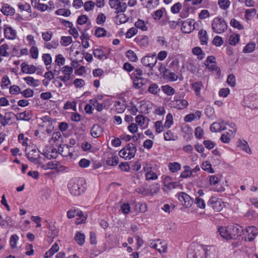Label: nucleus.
<instances>
[{
  "instance_id": "f257e3e1",
  "label": "nucleus",
  "mask_w": 258,
  "mask_h": 258,
  "mask_svg": "<svg viewBox=\"0 0 258 258\" xmlns=\"http://www.w3.org/2000/svg\"><path fill=\"white\" fill-rule=\"evenodd\" d=\"M187 258H215V254L202 246H198L197 248L193 249L190 247L188 249L187 254Z\"/></svg>"
},
{
  "instance_id": "f03ea898",
  "label": "nucleus",
  "mask_w": 258,
  "mask_h": 258,
  "mask_svg": "<svg viewBox=\"0 0 258 258\" xmlns=\"http://www.w3.org/2000/svg\"><path fill=\"white\" fill-rule=\"evenodd\" d=\"M86 184L83 178H74L71 179L68 188L71 193L74 196H79L85 191Z\"/></svg>"
},
{
  "instance_id": "7ed1b4c3",
  "label": "nucleus",
  "mask_w": 258,
  "mask_h": 258,
  "mask_svg": "<svg viewBox=\"0 0 258 258\" xmlns=\"http://www.w3.org/2000/svg\"><path fill=\"white\" fill-rule=\"evenodd\" d=\"M212 27L213 31L219 34L224 32L227 29V23L221 17L214 18L212 24Z\"/></svg>"
},
{
  "instance_id": "20e7f679",
  "label": "nucleus",
  "mask_w": 258,
  "mask_h": 258,
  "mask_svg": "<svg viewBox=\"0 0 258 258\" xmlns=\"http://www.w3.org/2000/svg\"><path fill=\"white\" fill-rule=\"evenodd\" d=\"M228 229L230 239H237L243 231V228L237 224L228 226Z\"/></svg>"
},
{
  "instance_id": "39448f33",
  "label": "nucleus",
  "mask_w": 258,
  "mask_h": 258,
  "mask_svg": "<svg viewBox=\"0 0 258 258\" xmlns=\"http://www.w3.org/2000/svg\"><path fill=\"white\" fill-rule=\"evenodd\" d=\"M216 58L213 55L209 56L205 62V65L207 68L211 71H215L218 75H220V68L216 64Z\"/></svg>"
},
{
  "instance_id": "423d86ee",
  "label": "nucleus",
  "mask_w": 258,
  "mask_h": 258,
  "mask_svg": "<svg viewBox=\"0 0 258 258\" xmlns=\"http://www.w3.org/2000/svg\"><path fill=\"white\" fill-rule=\"evenodd\" d=\"M39 152V151L38 149H33L29 152L26 153L28 160L37 165L41 164V162L39 160L40 156Z\"/></svg>"
},
{
  "instance_id": "0eeeda50",
  "label": "nucleus",
  "mask_w": 258,
  "mask_h": 258,
  "mask_svg": "<svg viewBox=\"0 0 258 258\" xmlns=\"http://www.w3.org/2000/svg\"><path fill=\"white\" fill-rule=\"evenodd\" d=\"M170 107L177 108L178 109H183L188 105V102L184 99H180L177 96H174L173 100L169 104Z\"/></svg>"
},
{
  "instance_id": "6e6552de",
  "label": "nucleus",
  "mask_w": 258,
  "mask_h": 258,
  "mask_svg": "<svg viewBox=\"0 0 258 258\" xmlns=\"http://www.w3.org/2000/svg\"><path fill=\"white\" fill-rule=\"evenodd\" d=\"M227 123L224 122V120H219L218 122H215L213 123L210 126V130L212 132H219L228 129L226 126Z\"/></svg>"
},
{
  "instance_id": "1a4fd4ad",
  "label": "nucleus",
  "mask_w": 258,
  "mask_h": 258,
  "mask_svg": "<svg viewBox=\"0 0 258 258\" xmlns=\"http://www.w3.org/2000/svg\"><path fill=\"white\" fill-rule=\"evenodd\" d=\"M141 62L144 66L152 68L157 63V57L155 55L145 56L142 58Z\"/></svg>"
},
{
  "instance_id": "9d476101",
  "label": "nucleus",
  "mask_w": 258,
  "mask_h": 258,
  "mask_svg": "<svg viewBox=\"0 0 258 258\" xmlns=\"http://www.w3.org/2000/svg\"><path fill=\"white\" fill-rule=\"evenodd\" d=\"M245 102L248 107L254 109L258 108V96L257 95H252L246 97L245 99Z\"/></svg>"
},
{
  "instance_id": "9b49d317",
  "label": "nucleus",
  "mask_w": 258,
  "mask_h": 258,
  "mask_svg": "<svg viewBox=\"0 0 258 258\" xmlns=\"http://www.w3.org/2000/svg\"><path fill=\"white\" fill-rule=\"evenodd\" d=\"M178 200L185 207H189L192 203V199L186 193L181 192L178 195Z\"/></svg>"
},
{
  "instance_id": "f8f14e48",
  "label": "nucleus",
  "mask_w": 258,
  "mask_h": 258,
  "mask_svg": "<svg viewBox=\"0 0 258 258\" xmlns=\"http://www.w3.org/2000/svg\"><path fill=\"white\" fill-rule=\"evenodd\" d=\"M149 82V80L148 79L136 76L133 80V86L135 88L139 89Z\"/></svg>"
},
{
  "instance_id": "ddd939ff",
  "label": "nucleus",
  "mask_w": 258,
  "mask_h": 258,
  "mask_svg": "<svg viewBox=\"0 0 258 258\" xmlns=\"http://www.w3.org/2000/svg\"><path fill=\"white\" fill-rule=\"evenodd\" d=\"M21 71L26 74H33L36 71V68L33 65H29L26 62H23L21 65Z\"/></svg>"
},
{
  "instance_id": "4468645a",
  "label": "nucleus",
  "mask_w": 258,
  "mask_h": 258,
  "mask_svg": "<svg viewBox=\"0 0 258 258\" xmlns=\"http://www.w3.org/2000/svg\"><path fill=\"white\" fill-rule=\"evenodd\" d=\"M135 41L140 46L146 47L149 45V37L147 36H138L135 39Z\"/></svg>"
},
{
  "instance_id": "2eb2a0df",
  "label": "nucleus",
  "mask_w": 258,
  "mask_h": 258,
  "mask_svg": "<svg viewBox=\"0 0 258 258\" xmlns=\"http://www.w3.org/2000/svg\"><path fill=\"white\" fill-rule=\"evenodd\" d=\"M102 132V128L98 124H94L91 129V135L94 138L99 137Z\"/></svg>"
},
{
  "instance_id": "dca6fc26",
  "label": "nucleus",
  "mask_w": 258,
  "mask_h": 258,
  "mask_svg": "<svg viewBox=\"0 0 258 258\" xmlns=\"http://www.w3.org/2000/svg\"><path fill=\"white\" fill-rule=\"evenodd\" d=\"M4 35L6 38L14 40L16 37V32L11 27H7L4 29Z\"/></svg>"
},
{
  "instance_id": "f3484780",
  "label": "nucleus",
  "mask_w": 258,
  "mask_h": 258,
  "mask_svg": "<svg viewBox=\"0 0 258 258\" xmlns=\"http://www.w3.org/2000/svg\"><path fill=\"white\" fill-rule=\"evenodd\" d=\"M124 148L128 152L127 154L129 158H133L137 151L136 145L133 143H129Z\"/></svg>"
},
{
  "instance_id": "a211bd4d",
  "label": "nucleus",
  "mask_w": 258,
  "mask_h": 258,
  "mask_svg": "<svg viewBox=\"0 0 258 258\" xmlns=\"http://www.w3.org/2000/svg\"><path fill=\"white\" fill-rule=\"evenodd\" d=\"M246 232L248 233L247 239L248 241H252L254 237L257 235V229L254 226H249L246 229Z\"/></svg>"
},
{
  "instance_id": "6ab92c4d",
  "label": "nucleus",
  "mask_w": 258,
  "mask_h": 258,
  "mask_svg": "<svg viewBox=\"0 0 258 258\" xmlns=\"http://www.w3.org/2000/svg\"><path fill=\"white\" fill-rule=\"evenodd\" d=\"M16 117L17 120H29L31 118V111L28 110L17 113Z\"/></svg>"
},
{
  "instance_id": "aec40b11",
  "label": "nucleus",
  "mask_w": 258,
  "mask_h": 258,
  "mask_svg": "<svg viewBox=\"0 0 258 258\" xmlns=\"http://www.w3.org/2000/svg\"><path fill=\"white\" fill-rule=\"evenodd\" d=\"M192 26L191 21H184L182 23L181 30L184 33H189L193 29Z\"/></svg>"
},
{
  "instance_id": "412c9836",
  "label": "nucleus",
  "mask_w": 258,
  "mask_h": 258,
  "mask_svg": "<svg viewBox=\"0 0 258 258\" xmlns=\"http://www.w3.org/2000/svg\"><path fill=\"white\" fill-rule=\"evenodd\" d=\"M1 11L5 15L7 16H12L15 14V9L11 7L8 4L4 5Z\"/></svg>"
},
{
  "instance_id": "4be33fe9",
  "label": "nucleus",
  "mask_w": 258,
  "mask_h": 258,
  "mask_svg": "<svg viewBox=\"0 0 258 258\" xmlns=\"http://www.w3.org/2000/svg\"><path fill=\"white\" fill-rule=\"evenodd\" d=\"M199 36L202 45H206L208 43V38L206 31L201 30L199 33Z\"/></svg>"
},
{
  "instance_id": "5701e85b",
  "label": "nucleus",
  "mask_w": 258,
  "mask_h": 258,
  "mask_svg": "<svg viewBox=\"0 0 258 258\" xmlns=\"http://www.w3.org/2000/svg\"><path fill=\"white\" fill-rule=\"evenodd\" d=\"M58 165V162L57 161H50L46 164H43L41 162V165H38L41 168L44 170H47L49 169H54L56 168Z\"/></svg>"
},
{
  "instance_id": "b1692460",
  "label": "nucleus",
  "mask_w": 258,
  "mask_h": 258,
  "mask_svg": "<svg viewBox=\"0 0 258 258\" xmlns=\"http://www.w3.org/2000/svg\"><path fill=\"white\" fill-rule=\"evenodd\" d=\"M39 0L31 1L32 5L42 12L46 10L48 8V6L45 4L39 3Z\"/></svg>"
},
{
  "instance_id": "393cba45",
  "label": "nucleus",
  "mask_w": 258,
  "mask_h": 258,
  "mask_svg": "<svg viewBox=\"0 0 258 258\" xmlns=\"http://www.w3.org/2000/svg\"><path fill=\"white\" fill-rule=\"evenodd\" d=\"M59 250V246L56 243H55L50 249L46 252L44 254L45 258H48L53 255L55 252H57Z\"/></svg>"
},
{
  "instance_id": "a878e982",
  "label": "nucleus",
  "mask_w": 258,
  "mask_h": 258,
  "mask_svg": "<svg viewBox=\"0 0 258 258\" xmlns=\"http://www.w3.org/2000/svg\"><path fill=\"white\" fill-rule=\"evenodd\" d=\"M191 86L196 95L199 96L201 94V90L204 87L202 83L201 82H196L192 83Z\"/></svg>"
},
{
  "instance_id": "bb28decb",
  "label": "nucleus",
  "mask_w": 258,
  "mask_h": 258,
  "mask_svg": "<svg viewBox=\"0 0 258 258\" xmlns=\"http://www.w3.org/2000/svg\"><path fill=\"white\" fill-rule=\"evenodd\" d=\"M57 153L56 149L52 148H50V151H47L42 154L48 159H51L52 158H55L57 157Z\"/></svg>"
},
{
  "instance_id": "cd10ccee",
  "label": "nucleus",
  "mask_w": 258,
  "mask_h": 258,
  "mask_svg": "<svg viewBox=\"0 0 258 258\" xmlns=\"http://www.w3.org/2000/svg\"><path fill=\"white\" fill-rule=\"evenodd\" d=\"M238 146L242 150L244 151L245 152L247 153H251V150L249 147L246 141H245V140H240L238 141Z\"/></svg>"
},
{
  "instance_id": "c85d7f7f",
  "label": "nucleus",
  "mask_w": 258,
  "mask_h": 258,
  "mask_svg": "<svg viewBox=\"0 0 258 258\" xmlns=\"http://www.w3.org/2000/svg\"><path fill=\"white\" fill-rule=\"evenodd\" d=\"M75 239L80 245H83L85 242V236L80 232H77L75 236Z\"/></svg>"
},
{
  "instance_id": "c756f323",
  "label": "nucleus",
  "mask_w": 258,
  "mask_h": 258,
  "mask_svg": "<svg viewBox=\"0 0 258 258\" xmlns=\"http://www.w3.org/2000/svg\"><path fill=\"white\" fill-rule=\"evenodd\" d=\"M218 231L220 233V235L223 238L228 240L230 239V238L228 237H229V229H228V226L226 227H221L218 228Z\"/></svg>"
},
{
  "instance_id": "7c9ffc66",
  "label": "nucleus",
  "mask_w": 258,
  "mask_h": 258,
  "mask_svg": "<svg viewBox=\"0 0 258 258\" xmlns=\"http://www.w3.org/2000/svg\"><path fill=\"white\" fill-rule=\"evenodd\" d=\"M161 89L162 91L168 96L172 95L175 93L174 88L168 85L162 86Z\"/></svg>"
},
{
  "instance_id": "2f4dec72",
  "label": "nucleus",
  "mask_w": 258,
  "mask_h": 258,
  "mask_svg": "<svg viewBox=\"0 0 258 258\" xmlns=\"http://www.w3.org/2000/svg\"><path fill=\"white\" fill-rule=\"evenodd\" d=\"M168 166L172 172H176L181 169V165L178 162L169 163Z\"/></svg>"
},
{
  "instance_id": "473e14b6",
  "label": "nucleus",
  "mask_w": 258,
  "mask_h": 258,
  "mask_svg": "<svg viewBox=\"0 0 258 258\" xmlns=\"http://www.w3.org/2000/svg\"><path fill=\"white\" fill-rule=\"evenodd\" d=\"M106 162L109 166H116L119 162L118 157L115 156L108 157Z\"/></svg>"
},
{
  "instance_id": "72a5a7b5",
  "label": "nucleus",
  "mask_w": 258,
  "mask_h": 258,
  "mask_svg": "<svg viewBox=\"0 0 258 258\" xmlns=\"http://www.w3.org/2000/svg\"><path fill=\"white\" fill-rule=\"evenodd\" d=\"M93 54L95 57L100 60L106 59L107 58L103 51L100 49H94L93 50Z\"/></svg>"
},
{
  "instance_id": "f704fd0d",
  "label": "nucleus",
  "mask_w": 258,
  "mask_h": 258,
  "mask_svg": "<svg viewBox=\"0 0 258 258\" xmlns=\"http://www.w3.org/2000/svg\"><path fill=\"white\" fill-rule=\"evenodd\" d=\"M127 8V5L125 3L120 2L119 1L118 2L117 5L115 8V13L118 14L121 12H124Z\"/></svg>"
},
{
  "instance_id": "c9c22d12",
  "label": "nucleus",
  "mask_w": 258,
  "mask_h": 258,
  "mask_svg": "<svg viewBox=\"0 0 258 258\" xmlns=\"http://www.w3.org/2000/svg\"><path fill=\"white\" fill-rule=\"evenodd\" d=\"M184 171H182L180 174V177L182 178H186L190 177L192 175V171H191V168L188 166H184L183 167Z\"/></svg>"
},
{
  "instance_id": "e433bc0d",
  "label": "nucleus",
  "mask_w": 258,
  "mask_h": 258,
  "mask_svg": "<svg viewBox=\"0 0 258 258\" xmlns=\"http://www.w3.org/2000/svg\"><path fill=\"white\" fill-rule=\"evenodd\" d=\"M115 109L118 113H122L125 109V105L119 101H116L115 102Z\"/></svg>"
},
{
  "instance_id": "4c0bfd02",
  "label": "nucleus",
  "mask_w": 258,
  "mask_h": 258,
  "mask_svg": "<svg viewBox=\"0 0 258 258\" xmlns=\"http://www.w3.org/2000/svg\"><path fill=\"white\" fill-rule=\"evenodd\" d=\"M148 90L149 93L157 95L160 92V89L157 84L153 83L150 85Z\"/></svg>"
},
{
  "instance_id": "58836bf2",
  "label": "nucleus",
  "mask_w": 258,
  "mask_h": 258,
  "mask_svg": "<svg viewBox=\"0 0 258 258\" xmlns=\"http://www.w3.org/2000/svg\"><path fill=\"white\" fill-rule=\"evenodd\" d=\"M135 26H136V28H139L142 31H147L148 29V28L145 24V21L140 19H139L138 21L135 22Z\"/></svg>"
},
{
  "instance_id": "ea45409f",
  "label": "nucleus",
  "mask_w": 258,
  "mask_h": 258,
  "mask_svg": "<svg viewBox=\"0 0 258 258\" xmlns=\"http://www.w3.org/2000/svg\"><path fill=\"white\" fill-rule=\"evenodd\" d=\"M192 52L195 55L198 56V58L202 59L204 57L205 54L203 53L202 49L199 47H195L192 48Z\"/></svg>"
},
{
  "instance_id": "a19ab883",
  "label": "nucleus",
  "mask_w": 258,
  "mask_h": 258,
  "mask_svg": "<svg viewBox=\"0 0 258 258\" xmlns=\"http://www.w3.org/2000/svg\"><path fill=\"white\" fill-rule=\"evenodd\" d=\"M255 44L254 42L248 43L243 48V52L244 53L252 52L255 48Z\"/></svg>"
},
{
  "instance_id": "79ce46f5",
  "label": "nucleus",
  "mask_w": 258,
  "mask_h": 258,
  "mask_svg": "<svg viewBox=\"0 0 258 258\" xmlns=\"http://www.w3.org/2000/svg\"><path fill=\"white\" fill-rule=\"evenodd\" d=\"M65 61L66 59L62 54H59L55 56V62L58 66H63L65 63Z\"/></svg>"
},
{
  "instance_id": "37998d69",
  "label": "nucleus",
  "mask_w": 258,
  "mask_h": 258,
  "mask_svg": "<svg viewBox=\"0 0 258 258\" xmlns=\"http://www.w3.org/2000/svg\"><path fill=\"white\" fill-rule=\"evenodd\" d=\"M126 57L132 61L136 62L138 60V57L136 54L132 50H128L126 53Z\"/></svg>"
},
{
  "instance_id": "c03bdc74",
  "label": "nucleus",
  "mask_w": 258,
  "mask_h": 258,
  "mask_svg": "<svg viewBox=\"0 0 258 258\" xmlns=\"http://www.w3.org/2000/svg\"><path fill=\"white\" fill-rule=\"evenodd\" d=\"M58 40H54L51 42L45 43L44 47L47 49H50L51 48H56L58 46Z\"/></svg>"
},
{
  "instance_id": "a18cd8bd",
  "label": "nucleus",
  "mask_w": 258,
  "mask_h": 258,
  "mask_svg": "<svg viewBox=\"0 0 258 258\" xmlns=\"http://www.w3.org/2000/svg\"><path fill=\"white\" fill-rule=\"evenodd\" d=\"M239 41V35L238 34H232L229 38V44L232 45H235Z\"/></svg>"
},
{
  "instance_id": "49530a36",
  "label": "nucleus",
  "mask_w": 258,
  "mask_h": 258,
  "mask_svg": "<svg viewBox=\"0 0 258 258\" xmlns=\"http://www.w3.org/2000/svg\"><path fill=\"white\" fill-rule=\"evenodd\" d=\"M224 205V203L221 200L219 199L215 204V205L213 206L212 208L216 212H220L222 210Z\"/></svg>"
},
{
  "instance_id": "de8ad7c7",
  "label": "nucleus",
  "mask_w": 258,
  "mask_h": 258,
  "mask_svg": "<svg viewBox=\"0 0 258 258\" xmlns=\"http://www.w3.org/2000/svg\"><path fill=\"white\" fill-rule=\"evenodd\" d=\"M72 38L71 36H62L60 43L62 45L67 46L72 42Z\"/></svg>"
},
{
  "instance_id": "09e8293b",
  "label": "nucleus",
  "mask_w": 258,
  "mask_h": 258,
  "mask_svg": "<svg viewBox=\"0 0 258 258\" xmlns=\"http://www.w3.org/2000/svg\"><path fill=\"white\" fill-rule=\"evenodd\" d=\"M18 239L19 237L17 234H13L11 236L10 243L12 248H15L16 247Z\"/></svg>"
},
{
  "instance_id": "8fccbe9b",
  "label": "nucleus",
  "mask_w": 258,
  "mask_h": 258,
  "mask_svg": "<svg viewBox=\"0 0 258 258\" xmlns=\"http://www.w3.org/2000/svg\"><path fill=\"white\" fill-rule=\"evenodd\" d=\"M173 123V117L171 113H169L166 116V119L164 123V126L169 128Z\"/></svg>"
},
{
  "instance_id": "3c124183",
  "label": "nucleus",
  "mask_w": 258,
  "mask_h": 258,
  "mask_svg": "<svg viewBox=\"0 0 258 258\" xmlns=\"http://www.w3.org/2000/svg\"><path fill=\"white\" fill-rule=\"evenodd\" d=\"M176 138L177 137L174 136L173 133L170 130H168L164 135V138L166 141L175 140Z\"/></svg>"
},
{
  "instance_id": "603ef678",
  "label": "nucleus",
  "mask_w": 258,
  "mask_h": 258,
  "mask_svg": "<svg viewBox=\"0 0 258 258\" xmlns=\"http://www.w3.org/2000/svg\"><path fill=\"white\" fill-rule=\"evenodd\" d=\"M56 14L58 15H61L65 17H69L70 16L71 12L69 10H66L64 9H58L55 12Z\"/></svg>"
},
{
  "instance_id": "864d4df0",
  "label": "nucleus",
  "mask_w": 258,
  "mask_h": 258,
  "mask_svg": "<svg viewBox=\"0 0 258 258\" xmlns=\"http://www.w3.org/2000/svg\"><path fill=\"white\" fill-rule=\"evenodd\" d=\"M42 58L46 66L50 64L52 62V57L49 53L43 54L42 56Z\"/></svg>"
},
{
  "instance_id": "5fc2aeb1",
  "label": "nucleus",
  "mask_w": 258,
  "mask_h": 258,
  "mask_svg": "<svg viewBox=\"0 0 258 258\" xmlns=\"http://www.w3.org/2000/svg\"><path fill=\"white\" fill-rule=\"evenodd\" d=\"M218 5L223 10H226L230 6V2L229 0H219Z\"/></svg>"
},
{
  "instance_id": "6e6d98bb",
  "label": "nucleus",
  "mask_w": 258,
  "mask_h": 258,
  "mask_svg": "<svg viewBox=\"0 0 258 258\" xmlns=\"http://www.w3.org/2000/svg\"><path fill=\"white\" fill-rule=\"evenodd\" d=\"M230 25L234 28H237L238 30H242L243 29V26L235 19H232L230 21Z\"/></svg>"
},
{
  "instance_id": "4d7b16f0",
  "label": "nucleus",
  "mask_w": 258,
  "mask_h": 258,
  "mask_svg": "<svg viewBox=\"0 0 258 258\" xmlns=\"http://www.w3.org/2000/svg\"><path fill=\"white\" fill-rule=\"evenodd\" d=\"M106 34V31L101 27H98L96 29L95 32V35L97 37H104Z\"/></svg>"
},
{
  "instance_id": "13d9d810",
  "label": "nucleus",
  "mask_w": 258,
  "mask_h": 258,
  "mask_svg": "<svg viewBox=\"0 0 258 258\" xmlns=\"http://www.w3.org/2000/svg\"><path fill=\"white\" fill-rule=\"evenodd\" d=\"M116 22L117 25L125 23L127 21L126 17L124 14L117 15L116 17Z\"/></svg>"
},
{
  "instance_id": "bf43d9fd",
  "label": "nucleus",
  "mask_w": 258,
  "mask_h": 258,
  "mask_svg": "<svg viewBox=\"0 0 258 258\" xmlns=\"http://www.w3.org/2000/svg\"><path fill=\"white\" fill-rule=\"evenodd\" d=\"M62 73L67 76H70L73 72V68L72 67L65 66L61 68Z\"/></svg>"
},
{
  "instance_id": "052dcab7",
  "label": "nucleus",
  "mask_w": 258,
  "mask_h": 258,
  "mask_svg": "<svg viewBox=\"0 0 258 258\" xmlns=\"http://www.w3.org/2000/svg\"><path fill=\"white\" fill-rule=\"evenodd\" d=\"M9 49V45L7 44L2 45L0 47V54L4 56H8L9 53L7 50Z\"/></svg>"
},
{
  "instance_id": "680f3d73",
  "label": "nucleus",
  "mask_w": 258,
  "mask_h": 258,
  "mask_svg": "<svg viewBox=\"0 0 258 258\" xmlns=\"http://www.w3.org/2000/svg\"><path fill=\"white\" fill-rule=\"evenodd\" d=\"M18 7L20 10L22 11H25L28 13L31 12V6L29 4L19 3L18 4Z\"/></svg>"
},
{
  "instance_id": "e2e57ef3",
  "label": "nucleus",
  "mask_w": 258,
  "mask_h": 258,
  "mask_svg": "<svg viewBox=\"0 0 258 258\" xmlns=\"http://www.w3.org/2000/svg\"><path fill=\"white\" fill-rule=\"evenodd\" d=\"M202 168L203 170L210 173H214V172L213 169L211 167V164L207 161L203 163Z\"/></svg>"
},
{
  "instance_id": "0e129e2a",
  "label": "nucleus",
  "mask_w": 258,
  "mask_h": 258,
  "mask_svg": "<svg viewBox=\"0 0 258 258\" xmlns=\"http://www.w3.org/2000/svg\"><path fill=\"white\" fill-rule=\"evenodd\" d=\"M182 8L181 4L178 2L174 4L171 8V11L173 14H177L179 12L180 10H181Z\"/></svg>"
},
{
  "instance_id": "69168bd1",
  "label": "nucleus",
  "mask_w": 258,
  "mask_h": 258,
  "mask_svg": "<svg viewBox=\"0 0 258 258\" xmlns=\"http://www.w3.org/2000/svg\"><path fill=\"white\" fill-rule=\"evenodd\" d=\"M138 33V30L135 27H132L128 30L126 33V37L130 38Z\"/></svg>"
},
{
  "instance_id": "338daca9",
  "label": "nucleus",
  "mask_w": 258,
  "mask_h": 258,
  "mask_svg": "<svg viewBox=\"0 0 258 258\" xmlns=\"http://www.w3.org/2000/svg\"><path fill=\"white\" fill-rule=\"evenodd\" d=\"M158 176L156 173L152 171H150L146 173V179L149 180H155L157 179Z\"/></svg>"
},
{
  "instance_id": "774afa93",
  "label": "nucleus",
  "mask_w": 258,
  "mask_h": 258,
  "mask_svg": "<svg viewBox=\"0 0 258 258\" xmlns=\"http://www.w3.org/2000/svg\"><path fill=\"white\" fill-rule=\"evenodd\" d=\"M223 43V41L221 37L216 36L213 40V44L216 46H220Z\"/></svg>"
}]
</instances>
